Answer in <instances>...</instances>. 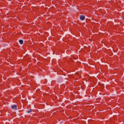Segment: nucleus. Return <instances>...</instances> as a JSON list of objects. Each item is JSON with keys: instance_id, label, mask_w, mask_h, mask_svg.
<instances>
[{"instance_id": "obj_1", "label": "nucleus", "mask_w": 124, "mask_h": 124, "mask_svg": "<svg viewBox=\"0 0 124 124\" xmlns=\"http://www.w3.org/2000/svg\"><path fill=\"white\" fill-rule=\"evenodd\" d=\"M11 107L12 110H15V111H16V110H17V105H12Z\"/></svg>"}, {"instance_id": "obj_5", "label": "nucleus", "mask_w": 124, "mask_h": 124, "mask_svg": "<svg viewBox=\"0 0 124 124\" xmlns=\"http://www.w3.org/2000/svg\"><path fill=\"white\" fill-rule=\"evenodd\" d=\"M80 16H84V15H80Z\"/></svg>"}, {"instance_id": "obj_2", "label": "nucleus", "mask_w": 124, "mask_h": 124, "mask_svg": "<svg viewBox=\"0 0 124 124\" xmlns=\"http://www.w3.org/2000/svg\"><path fill=\"white\" fill-rule=\"evenodd\" d=\"M79 19L81 20V21H84L85 19V16H80Z\"/></svg>"}, {"instance_id": "obj_4", "label": "nucleus", "mask_w": 124, "mask_h": 124, "mask_svg": "<svg viewBox=\"0 0 124 124\" xmlns=\"http://www.w3.org/2000/svg\"><path fill=\"white\" fill-rule=\"evenodd\" d=\"M27 113H31V109L30 108L29 110L27 111Z\"/></svg>"}, {"instance_id": "obj_3", "label": "nucleus", "mask_w": 124, "mask_h": 124, "mask_svg": "<svg viewBox=\"0 0 124 124\" xmlns=\"http://www.w3.org/2000/svg\"><path fill=\"white\" fill-rule=\"evenodd\" d=\"M19 43H20V44H21L22 45V44H23V43H24V41H23V40H19L18 41Z\"/></svg>"}]
</instances>
